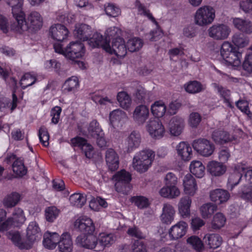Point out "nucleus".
Returning a JSON list of instances; mask_svg holds the SVG:
<instances>
[{
	"label": "nucleus",
	"mask_w": 252,
	"mask_h": 252,
	"mask_svg": "<svg viewBox=\"0 0 252 252\" xmlns=\"http://www.w3.org/2000/svg\"><path fill=\"white\" fill-rule=\"evenodd\" d=\"M41 231L38 223L35 221L30 222L26 229V240L30 248L35 242L41 239Z\"/></svg>",
	"instance_id": "9d476101"
},
{
	"label": "nucleus",
	"mask_w": 252,
	"mask_h": 252,
	"mask_svg": "<svg viewBox=\"0 0 252 252\" xmlns=\"http://www.w3.org/2000/svg\"><path fill=\"white\" fill-rule=\"evenodd\" d=\"M69 201L72 205L80 208L86 203V196L83 193H75L70 196Z\"/></svg>",
	"instance_id": "8fccbe9b"
},
{
	"label": "nucleus",
	"mask_w": 252,
	"mask_h": 252,
	"mask_svg": "<svg viewBox=\"0 0 252 252\" xmlns=\"http://www.w3.org/2000/svg\"><path fill=\"white\" fill-rule=\"evenodd\" d=\"M36 81V76L30 73H25L20 80L21 87L25 89L29 86H32Z\"/></svg>",
	"instance_id": "6e6d98bb"
},
{
	"label": "nucleus",
	"mask_w": 252,
	"mask_h": 252,
	"mask_svg": "<svg viewBox=\"0 0 252 252\" xmlns=\"http://www.w3.org/2000/svg\"><path fill=\"white\" fill-rule=\"evenodd\" d=\"M59 239V235L57 233L47 231L43 236V245L47 249H54L58 244Z\"/></svg>",
	"instance_id": "c9c22d12"
},
{
	"label": "nucleus",
	"mask_w": 252,
	"mask_h": 252,
	"mask_svg": "<svg viewBox=\"0 0 252 252\" xmlns=\"http://www.w3.org/2000/svg\"><path fill=\"white\" fill-rule=\"evenodd\" d=\"M183 185L185 193L189 196L194 195L198 190L196 181L190 174H188L184 177Z\"/></svg>",
	"instance_id": "aec40b11"
},
{
	"label": "nucleus",
	"mask_w": 252,
	"mask_h": 252,
	"mask_svg": "<svg viewBox=\"0 0 252 252\" xmlns=\"http://www.w3.org/2000/svg\"><path fill=\"white\" fill-rule=\"evenodd\" d=\"M184 126V119L179 116L172 117L168 124L170 133L172 135L175 136H179L182 133Z\"/></svg>",
	"instance_id": "6ab92c4d"
},
{
	"label": "nucleus",
	"mask_w": 252,
	"mask_h": 252,
	"mask_svg": "<svg viewBox=\"0 0 252 252\" xmlns=\"http://www.w3.org/2000/svg\"><path fill=\"white\" fill-rule=\"evenodd\" d=\"M131 201L139 209L147 207L149 205L147 198L143 196H136L131 198Z\"/></svg>",
	"instance_id": "13d9d810"
},
{
	"label": "nucleus",
	"mask_w": 252,
	"mask_h": 252,
	"mask_svg": "<svg viewBox=\"0 0 252 252\" xmlns=\"http://www.w3.org/2000/svg\"><path fill=\"white\" fill-rule=\"evenodd\" d=\"M92 233L81 234L76 240V244L83 248L93 250L98 249V239L96 235Z\"/></svg>",
	"instance_id": "9b49d317"
},
{
	"label": "nucleus",
	"mask_w": 252,
	"mask_h": 252,
	"mask_svg": "<svg viewBox=\"0 0 252 252\" xmlns=\"http://www.w3.org/2000/svg\"><path fill=\"white\" fill-rule=\"evenodd\" d=\"M146 128L150 135L155 139L162 138L165 133L164 127L158 120H150L147 124Z\"/></svg>",
	"instance_id": "f8f14e48"
},
{
	"label": "nucleus",
	"mask_w": 252,
	"mask_h": 252,
	"mask_svg": "<svg viewBox=\"0 0 252 252\" xmlns=\"http://www.w3.org/2000/svg\"><path fill=\"white\" fill-rule=\"evenodd\" d=\"M217 209V206L212 203H208L204 204L200 208L201 214L204 219L208 218Z\"/></svg>",
	"instance_id": "603ef678"
},
{
	"label": "nucleus",
	"mask_w": 252,
	"mask_h": 252,
	"mask_svg": "<svg viewBox=\"0 0 252 252\" xmlns=\"http://www.w3.org/2000/svg\"><path fill=\"white\" fill-rule=\"evenodd\" d=\"M239 194L241 198L252 203V186H243Z\"/></svg>",
	"instance_id": "0e129e2a"
},
{
	"label": "nucleus",
	"mask_w": 252,
	"mask_h": 252,
	"mask_svg": "<svg viewBox=\"0 0 252 252\" xmlns=\"http://www.w3.org/2000/svg\"><path fill=\"white\" fill-rule=\"evenodd\" d=\"M136 6L139 14L147 17L150 20L158 26L157 22L146 6L140 3L139 1H137Z\"/></svg>",
	"instance_id": "864d4df0"
},
{
	"label": "nucleus",
	"mask_w": 252,
	"mask_h": 252,
	"mask_svg": "<svg viewBox=\"0 0 252 252\" xmlns=\"http://www.w3.org/2000/svg\"><path fill=\"white\" fill-rule=\"evenodd\" d=\"M6 162L7 163L10 162L14 160L12 164V169L14 173L18 176H23L27 173V170L24 165L23 161L19 159H16V156L14 155H11L6 158Z\"/></svg>",
	"instance_id": "7c9ffc66"
},
{
	"label": "nucleus",
	"mask_w": 252,
	"mask_h": 252,
	"mask_svg": "<svg viewBox=\"0 0 252 252\" xmlns=\"http://www.w3.org/2000/svg\"><path fill=\"white\" fill-rule=\"evenodd\" d=\"M236 105L241 112L246 114L251 120H252V113L249 110V103L247 101L239 100L236 102Z\"/></svg>",
	"instance_id": "e2e57ef3"
},
{
	"label": "nucleus",
	"mask_w": 252,
	"mask_h": 252,
	"mask_svg": "<svg viewBox=\"0 0 252 252\" xmlns=\"http://www.w3.org/2000/svg\"><path fill=\"white\" fill-rule=\"evenodd\" d=\"M159 195L164 198L174 199L181 194L179 189L175 185H165L159 191Z\"/></svg>",
	"instance_id": "473e14b6"
},
{
	"label": "nucleus",
	"mask_w": 252,
	"mask_h": 252,
	"mask_svg": "<svg viewBox=\"0 0 252 252\" xmlns=\"http://www.w3.org/2000/svg\"><path fill=\"white\" fill-rule=\"evenodd\" d=\"M209 196L210 200L216 205L226 203L230 197L228 191L221 189H216L211 190Z\"/></svg>",
	"instance_id": "dca6fc26"
},
{
	"label": "nucleus",
	"mask_w": 252,
	"mask_h": 252,
	"mask_svg": "<svg viewBox=\"0 0 252 252\" xmlns=\"http://www.w3.org/2000/svg\"><path fill=\"white\" fill-rule=\"evenodd\" d=\"M213 85L221 96L223 98L224 102L226 103L228 106L231 107L229 100V95L230 94V91L228 90L219 86L216 83H214Z\"/></svg>",
	"instance_id": "4d7b16f0"
},
{
	"label": "nucleus",
	"mask_w": 252,
	"mask_h": 252,
	"mask_svg": "<svg viewBox=\"0 0 252 252\" xmlns=\"http://www.w3.org/2000/svg\"><path fill=\"white\" fill-rule=\"evenodd\" d=\"M188 228V223L180 220L172 225L168 230L169 238L172 240H177L182 238L187 232Z\"/></svg>",
	"instance_id": "4468645a"
},
{
	"label": "nucleus",
	"mask_w": 252,
	"mask_h": 252,
	"mask_svg": "<svg viewBox=\"0 0 252 252\" xmlns=\"http://www.w3.org/2000/svg\"><path fill=\"white\" fill-rule=\"evenodd\" d=\"M106 14L113 17H117L120 14L121 11L120 8L114 4L108 3L105 7Z\"/></svg>",
	"instance_id": "338daca9"
},
{
	"label": "nucleus",
	"mask_w": 252,
	"mask_h": 252,
	"mask_svg": "<svg viewBox=\"0 0 252 252\" xmlns=\"http://www.w3.org/2000/svg\"><path fill=\"white\" fill-rule=\"evenodd\" d=\"M59 210L55 206L47 208L45 210V217L49 222H53L58 216Z\"/></svg>",
	"instance_id": "bf43d9fd"
},
{
	"label": "nucleus",
	"mask_w": 252,
	"mask_h": 252,
	"mask_svg": "<svg viewBox=\"0 0 252 252\" xmlns=\"http://www.w3.org/2000/svg\"><path fill=\"white\" fill-rule=\"evenodd\" d=\"M105 159L109 169L112 171L117 170L119 167V157L112 149H108L105 154Z\"/></svg>",
	"instance_id": "f704fd0d"
},
{
	"label": "nucleus",
	"mask_w": 252,
	"mask_h": 252,
	"mask_svg": "<svg viewBox=\"0 0 252 252\" xmlns=\"http://www.w3.org/2000/svg\"><path fill=\"white\" fill-rule=\"evenodd\" d=\"M38 136L41 143L44 146L47 147L49 145V134L45 127L42 126L40 128Z\"/></svg>",
	"instance_id": "69168bd1"
},
{
	"label": "nucleus",
	"mask_w": 252,
	"mask_h": 252,
	"mask_svg": "<svg viewBox=\"0 0 252 252\" xmlns=\"http://www.w3.org/2000/svg\"><path fill=\"white\" fill-rule=\"evenodd\" d=\"M205 167L200 160H192L189 165V170L196 178H201L205 175Z\"/></svg>",
	"instance_id": "79ce46f5"
},
{
	"label": "nucleus",
	"mask_w": 252,
	"mask_h": 252,
	"mask_svg": "<svg viewBox=\"0 0 252 252\" xmlns=\"http://www.w3.org/2000/svg\"><path fill=\"white\" fill-rule=\"evenodd\" d=\"M117 100L120 106L126 110L130 108L131 104V99L129 95L125 92H120L118 93Z\"/></svg>",
	"instance_id": "a18cd8bd"
},
{
	"label": "nucleus",
	"mask_w": 252,
	"mask_h": 252,
	"mask_svg": "<svg viewBox=\"0 0 252 252\" xmlns=\"http://www.w3.org/2000/svg\"><path fill=\"white\" fill-rule=\"evenodd\" d=\"M204 243L211 249H216L219 247L222 241L221 237L217 234H207L204 238Z\"/></svg>",
	"instance_id": "a19ab883"
},
{
	"label": "nucleus",
	"mask_w": 252,
	"mask_h": 252,
	"mask_svg": "<svg viewBox=\"0 0 252 252\" xmlns=\"http://www.w3.org/2000/svg\"><path fill=\"white\" fill-rule=\"evenodd\" d=\"M59 248L62 252H71L73 248L72 241L69 233H63L60 237Z\"/></svg>",
	"instance_id": "e433bc0d"
},
{
	"label": "nucleus",
	"mask_w": 252,
	"mask_h": 252,
	"mask_svg": "<svg viewBox=\"0 0 252 252\" xmlns=\"http://www.w3.org/2000/svg\"><path fill=\"white\" fill-rule=\"evenodd\" d=\"M74 226L81 232L92 233L94 231L95 227L92 220L87 217H80L76 220Z\"/></svg>",
	"instance_id": "412c9836"
},
{
	"label": "nucleus",
	"mask_w": 252,
	"mask_h": 252,
	"mask_svg": "<svg viewBox=\"0 0 252 252\" xmlns=\"http://www.w3.org/2000/svg\"><path fill=\"white\" fill-rule=\"evenodd\" d=\"M88 131L89 134L92 137L96 136L97 135H102L103 132L99 126L98 123L96 120L92 121L89 126Z\"/></svg>",
	"instance_id": "052dcab7"
},
{
	"label": "nucleus",
	"mask_w": 252,
	"mask_h": 252,
	"mask_svg": "<svg viewBox=\"0 0 252 252\" xmlns=\"http://www.w3.org/2000/svg\"><path fill=\"white\" fill-rule=\"evenodd\" d=\"M73 33L74 36L83 41H86L88 40V43L91 46L90 44V41L93 38L91 37L92 35V30L90 26L86 24H77L75 26V30H74Z\"/></svg>",
	"instance_id": "a211bd4d"
},
{
	"label": "nucleus",
	"mask_w": 252,
	"mask_h": 252,
	"mask_svg": "<svg viewBox=\"0 0 252 252\" xmlns=\"http://www.w3.org/2000/svg\"><path fill=\"white\" fill-rule=\"evenodd\" d=\"M121 33L122 31L119 28L111 27L106 29L105 32V39L103 38V39L109 41V43L110 39L114 40L117 38H121Z\"/></svg>",
	"instance_id": "de8ad7c7"
},
{
	"label": "nucleus",
	"mask_w": 252,
	"mask_h": 252,
	"mask_svg": "<svg viewBox=\"0 0 252 252\" xmlns=\"http://www.w3.org/2000/svg\"><path fill=\"white\" fill-rule=\"evenodd\" d=\"M127 119L126 114L119 109L112 111L109 114L110 124L114 127H122Z\"/></svg>",
	"instance_id": "4be33fe9"
},
{
	"label": "nucleus",
	"mask_w": 252,
	"mask_h": 252,
	"mask_svg": "<svg viewBox=\"0 0 252 252\" xmlns=\"http://www.w3.org/2000/svg\"><path fill=\"white\" fill-rule=\"evenodd\" d=\"M98 239V251L103 250L105 247L111 246L116 240V236L113 233L102 232L99 234Z\"/></svg>",
	"instance_id": "c85d7f7f"
},
{
	"label": "nucleus",
	"mask_w": 252,
	"mask_h": 252,
	"mask_svg": "<svg viewBox=\"0 0 252 252\" xmlns=\"http://www.w3.org/2000/svg\"><path fill=\"white\" fill-rule=\"evenodd\" d=\"M192 203L191 199L188 196L180 198L178 205V213L182 218H188L190 215V206Z\"/></svg>",
	"instance_id": "393cba45"
},
{
	"label": "nucleus",
	"mask_w": 252,
	"mask_h": 252,
	"mask_svg": "<svg viewBox=\"0 0 252 252\" xmlns=\"http://www.w3.org/2000/svg\"><path fill=\"white\" fill-rule=\"evenodd\" d=\"M7 236L10 239L13 244L20 249L28 250L31 249L30 245L27 240H24L22 239L19 232H9Z\"/></svg>",
	"instance_id": "58836bf2"
},
{
	"label": "nucleus",
	"mask_w": 252,
	"mask_h": 252,
	"mask_svg": "<svg viewBox=\"0 0 252 252\" xmlns=\"http://www.w3.org/2000/svg\"><path fill=\"white\" fill-rule=\"evenodd\" d=\"M80 83L77 77L73 76L68 78L64 83L63 91L64 93H75L79 88Z\"/></svg>",
	"instance_id": "4c0bfd02"
},
{
	"label": "nucleus",
	"mask_w": 252,
	"mask_h": 252,
	"mask_svg": "<svg viewBox=\"0 0 252 252\" xmlns=\"http://www.w3.org/2000/svg\"><path fill=\"white\" fill-rule=\"evenodd\" d=\"M242 175L240 173L234 172L231 173L228 179L227 188L232 189L235 186L239 184Z\"/></svg>",
	"instance_id": "680f3d73"
},
{
	"label": "nucleus",
	"mask_w": 252,
	"mask_h": 252,
	"mask_svg": "<svg viewBox=\"0 0 252 252\" xmlns=\"http://www.w3.org/2000/svg\"><path fill=\"white\" fill-rule=\"evenodd\" d=\"M194 150L200 155L208 157L212 155L215 150V146L206 139H198L192 143Z\"/></svg>",
	"instance_id": "6e6552de"
},
{
	"label": "nucleus",
	"mask_w": 252,
	"mask_h": 252,
	"mask_svg": "<svg viewBox=\"0 0 252 252\" xmlns=\"http://www.w3.org/2000/svg\"><path fill=\"white\" fill-rule=\"evenodd\" d=\"M143 45V40L138 37L129 39L126 43L127 50L131 52L139 51Z\"/></svg>",
	"instance_id": "09e8293b"
},
{
	"label": "nucleus",
	"mask_w": 252,
	"mask_h": 252,
	"mask_svg": "<svg viewBox=\"0 0 252 252\" xmlns=\"http://www.w3.org/2000/svg\"><path fill=\"white\" fill-rule=\"evenodd\" d=\"M166 110L167 106L162 100H157L151 105V113L157 118L162 117L167 112Z\"/></svg>",
	"instance_id": "ea45409f"
},
{
	"label": "nucleus",
	"mask_w": 252,
	"mask_h": 252,
	"mask_svg": "<svg viewBox=\"0 0 252 252\" xmlns=\"http://www.w3.org/2000/svg\"><path fill=\"white\" fill-rule=\"evenodd\" d=\"M155 157V152L145 149L136 153L133 157L132 165L135 170L144 173L151 166Z\"/></svg>",
	"instance_id": "f03ea898"
},
{
	"label": "nucleus",
	"mask_w": 252,
	"mask_h": 252,
	"mask_svg": "<svg viewBox=\"0 0 252 252\" xmlns=\"http://www.w3.org/2000/svg\"><path fill=\"white\" fill-rule=\"evenodd\" d=\"M233 24L235 28L246 34L252 33V22L240 18H233Z\"/></svg>",
	"instance_id": "2f4dec72"
},
{
	"label": "nucleus",
	"mask_w": 252,
	"mask_h": 252,
	"mask_svg": "<svg viewBox=\"0 0 252 252\" xmlns=\"http://www.w3.org/2000/svg\"><path fill=\"white\" fill-rule=\"evenodd\" d=\"M23 25H26V28H20L19 25L11 24V30L16 32L22 33L25 31L35 32L41 29L43 25V18L39 13L32 11L28 14L27 19L24 16Z\"/></svg>",
	"instance_id": "7ed1b4c3"
},
{
	"label": "nucleus",
	"mask_w": 252,
	"mask_h": 252,
	"mask_svg": "<svg viewBox=\"0 0 252 252\" xmlns=\"http://www.w3.org/2000/svg\"><path fill=\"white\" fill-rule=\"evenodd\" d=\"M149 116V109L145 105H140L136 106L133 112L132 118L133 121L139 125L143 124Z\"/></svg>",
	"instance_id": "5701e85b"
},
{
	"label": "nucleus",
	"mask_w": 252,
	"mask_h": 252,
	"mask_svg": "<svg viewBox=\"0 0 252 252\" xmlns=\"http://www.w3.org/2000/svg\"><path fill=\"white\" fill-rule=\"evenodd\" d=\"M175 213V208L171 204H164L160 216L161 221L166 224H171L174 220Z\"/></svg>",
	"instance_id": "a878e982"
},
{
	"label": "nucleus",
	"mask_w": 252,
	"mask_h": 252,
	"mask_svg": "<svg viewBox=\"0 0 252 252\" xmlns=\"http://www.w3.org/2000/svg\"><path fill=\"white\" fill-rule=\"evenodd\" d=\"M212 138L216 144H224L233 141V135L223 130H216L212 134Z\"/></svg>",
	"instance_id": "72a5a7b5"
},
{
	"label": "nucleus",
	"mask_w": 252,
	"mask_h": 252,
	"mask_svg": "<svg viewBox=\"0 0 252 252\" xmlns=\"http://www.w3.org/2000/svg\"><path fill=\"white\" fill-rule=\"evenodd\" d=\"M85 53V47L83 43L78 41H72L65 48V57L75 61L76 59H81Z\"/></svg>",
	"instance_id": "0eeeda50"
},
{
	"label": "nucleus",
	"mask_w": 252,
	"mask_h": 252,
	"mask_svg": "<svg viewBox=\"0 0 252 252\" xmlns=\"http://www.w3.org/2000/svg\"><path fill=\"white\" fill-rule=\"evenodd\" d=\"M216 17L214 7L205 5L199 8L195 13L194 21L196 25L203 27L211 24Z\"/></svg>",
	"instance_id": "39448f33"
},
{
	"label": "nucleus",
	"mask_w": 252,
	"mask_h": 252,
	"mask_svg": "<svg viewBox=\"0 0 252 252\" xmlns=\"http://www.w3.org/2000/svg\"><path fill=\"white\" fill-rule=\"evenodd\" d=\"M178 157L182 160L189 161L192 157L191 147L187 142H180L176 147Z\"/></svg>",
	"instance_id": "b1692460"
},
{
	"label": "nucleus",
	"mask_w": 252,
	"mask_h": 252,
	"mask_svg": "<svg viewBox=\"0 0 252 252\" xmlns=\"http://www.w3.org/2000/svg\"><path fill=\"white\" fill-rule=\"evenodd\" d=\"M209 36L217 40L226 39L230 34L231 30L225 24H216L210 27L208 30Z\"/></svg>",
	"instance_id": "1a4fd4ad"
},
{
	"label": "nucleus",
	"mask_w": 252,
	"mask_h": 252,
	"mask_svg": "<svg viewBox=\"0 0 252 252\" xmlns=\"http://www.w3.org/2000/svg\"><path fill=\"white\" fill-rule=\"evenodd\" d=\"M14 2L11 3L8 2L9 5H11L12 13L16 22L12 24L19 25L20 28H26V25H23L24 22V16L25 14L23 10V3L22 1H13Z\"/></svg>",
	"instance_id": "ddd939ff"
},
{
	"label": "nucleus",
	"mask_w": 252,
	"mask_h": 252,
	"mask_svg": "<svg viewBox=\"0 0 252 252\" xmlns=\"http://www.w3.org/2000/svg\"><path fill=\"white\" fill-rule=\"evenodd\" d=\"M187 243L195 251L201 252L204 248L203 243L201 239L197 236L192 235L187 239Z\"/></svg>",
	"instance_id": "49530a36"
},
{
	"label": "nucleus",
	"mask_w": 252,
	"mask_h": 252,
	"mask_svg": "<svg viewBox=\"0 0 252 252\" xmlns=\"http://www.w3.org/2000/svg\"><path fill=\"white\" fill-rule=\"evenodd\" d=\"M184 88L186 92L190 94H196L203 90L202 84L197 81H193L185 84Z\"/></svg>",
	"instance_id": "3c124183"
},
{
	"label": "nucleus",
	"mask_w": 252,
	"mask_h": 252,
	"mask_svg": "<svg viewBox=\"0 0 252 252\" xmlns=\"http://www.w3.org/2000/svg\"><path fill=\"white\" fill-rule=\"evenodd\" d=\"M69 32L63 25L57 24L52 25L49 29V35L54 40L62 42L67 38Z\"/></svg>",
	"instance_id": "2eb2a0df"
},
{
	"label": "nucleus",
	"mask_w": 252,
	"mask_h": 252,
	"mask_svg": "<svg viewBox=\"0 0 252 252\" xmlns=\"http://www.w3.org/2000/svg\"><path fill=\"white\" fill-rule=\"evenodd\" d=\"M21 198L20 194L13 192L5 197L3 199V203L5 207L7 208H12L18 203Z\"/></svg>",
	"instance_id": "c03bdc74"
},
{
	"label": "nucleus",
	"mask_w": 252,
	"mask_h": 252,
	"mask_svg": "<svg viewBox=\"0 0 252 252\" xmlns=\"http://www.w3.org/2000/svg\"><path fill=\"white\" fill-rule=\"evenodd\" d=\"M7 223L8 230L11 226L19 227L24 224L26 220L24 211L20 208H16L12 214V216L8 217L7 220H9Z\"/></svg>",
	"instance_id": "f3484780"
},
{
	"label": "nucleus",
	"mask_w": 252,
	"mask_h": 252,
	"mask_svg": "<svg viewBox=\"0 0 252 252\" xmlns=\"http://www.w3.org/2000/svg\"><path fill=\"white\" fill-rule=\"evenodd\" d=\"M17 97L13 92L12 93V101L5 97H0V112L4 114L7 112L9 110L12 111L17 107Z\"/></svg>",
	"instance_id": "c756f323"
},
{
	"label": "nucleus",
	"mask_w": 252,
	"mask_h": 252,
	"mask_svg": "<svg viewBox=\"0 0 252 252\" xmlns=\"http://www.w3.org/2000/svg\"><path fill=\"white\" fill-rule=\"evenodd\" d=\"M220 55L228 66L237 67L241 64V53L230 42H224L220 48Z\"/></svg>",
	"instance_id": "20e7f679"
},
{
	"label": "nucleus",
	"mask_w": 252,
	"mask_h": 252,
	"mask_svg": "<svg viewBox=\"0 0 252 252\" xmlns=\"http://www.w3.org/2000/svg\"><path fill=\"white\" fill-rule=\"evenodd\" d=\"M207 170L212 176L219 177L225 173L226 167L220 162L212 160L208 163Z\"/></svg>",
	"instance_id": "bb28decb"
},
{
	"label": "nucleus",
	"mask_w": 252,
	"mask_h": 252,
	"mask_svg": "<svg viewBox=\"0 0 252 252\" xmlns=\"http://www.w3.org/2000/svg\"><path fill=\"white\" fill-rule=\"evenodd\" d=\"M90 44L93 48L101 47L106 52L110 54H114L118 58H123L127 53V48L123 38L113 40L111 46L109 41L104 40L101 34L96 32L94 34V38L90 40Z\"/></svg>",
	"instance_id": "f257e3e1"
},
{
	"label": "nucleus",
	"mask_w": 252,
	"mask_h": 252,
	"mask_svg": "<svg viewBox=\"0 0 252 252\" xmlns=\"http://www.w3.org/2000/svg\"><path fill=\"white\" fill-rule=\"evenodd\" d=\"M141 143V136L138 132L132 131L126 138L125 148L128 152H130L137 148Z\"/></svg>",
	"instance_id": "cd10ccee"
},
{
	"label": "nucleus",
	"mask_w": 252,
	"mask_h": 252,
	"mask_svg": "<svg viewBox=\"0 0 252 252\" xmlns=\"http://www.w3.org/2000/svg\"><path fill=\"white\" fill-rule=\"evenodd\" d=\"M226 222V218L223 214L221 213H216L212 221V227L214 229H220L223 227Z\"/></svg>",
	"instance_id": "5fc2aeb1"
},
{
	"label": "nucleus",
	"mask_w": 252,
	"mask_h": 252,
	"mask_svg": "<svg viewBox=\"0 0 252 252\" xmlns=\"http://www.w3.org/2000/svg\"><path fill=\"white\" fill-rule=\"evenodd\" d=\"M232 43L239 48L247 46L250 42L249 38L241 33H236L232 37Z\"/></svg>",
	"instance_id": "37998d69"
},
{
	"label": "nucleus",
	"mask_w": 252,
	"mask_h": 252,
	"mask_svg": "<svg viewBox=\"0 0 252 252\" xmlns=\"http://www.w3.org/2000/svg\"><path fill=\"white\" fill-rule=\"evenodd\" d=\"M243 69L249 73H252V53L246 55L242 64Z\"/></svg>",
	"instance_id": "774afa93"
},
{
	"label": "nucleus",
	"mask_w": 252,
	"mask_h": 252,
	"mask_svg": "<svg viewBox=\"0 0 252 252\" xmlns=\"http://www.w3.org/2000/svg\"><path fill=\"white\" fill-rule=\"evenodd\" d=\"M113 179L115 181V187L117 191L127 194L131 189L130 182L131 175L125 170H121L115 174Z\"/></svg>",
	"instance_id": "423d86ee"
}]
</instances>
